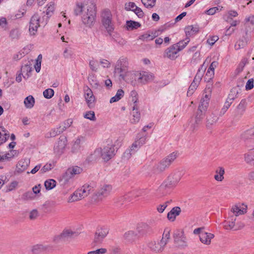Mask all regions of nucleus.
<instances>
[{"label":"nucleus","mask_w":254,"mask_h":254,"mask_svg":"<svg viewBox=\"0 0 254 254\" xmlns=\"http://www.w3.org/2000/svg\"><path fill=\"white\" fill-rule=\"evenodd\" d=\"M177 156L178 154L176 152H172L169 154L154 166L153 168V173L158 174L164 172L176 159Z\"/></svg>","instance_id":"nucleus-2"},{"label":"nucleus","mask_w":254,"mask_h":254,"mask_svg":"<svg viewBox=\"0 0 254 254\" xmlns=\"http://www.w3.org/2000/svg\"><path fill=\"white\" fill-rule=\"evenodd\" d=\"M137 234L139 236H143L152 231L150 226L147 223H141L138 224L136 227Z\"/></svg>","instance_id":"nucleus-17"},{"label":"nucleus","mask_w":254,"mask_h":254,"mask_svg":"<svg viewBox=\"0 0 254 254\" xmlns=\"http://www.w3.org/2000/svg\"><path fill=\"white\" fill-rule=\"evenodd\" d=\"M199 240L205 245H209L211 244V240L214 237V235L206 232H202L199 235Z\"/></svg>","instance_id":"nucleus-19"},{"label":"nucleus","mask_w":254,"mask_h":254,"mask_svg":"<svg viewBox=\"0 0 254 254\" xmlns=\"http://www.w3.org/2000/svg\"><path fill=\"white\" fill-rule=\"evenodd\" d=\"M55 11V3L54 2H50L47 5V8L46 10V14L48 17L51 16Z\"/></svg>","instance_id":"nucleus-46"},{"label":"nucleus","mask_w":254,"mask_h":254,"mask_svg":"<svg viewBox=\"0 0 254 254\" xmlns=\"http://www.w3.org/2000/svg\"><path fill=\"white\" fill-rule=\"evenodd\" d=\"M181 208L178 206L173 207L167 214L168 219L171 221H174L177 216H178L181 213Z\"/></svg>","instance_id":"nucleus-28"},{"label":"nucleus","mask_w":254,"mask_h":254,"mask_svg":"<svg viewBox=\"0 0 254 254\" xmlns=\"http://www.w3.org/2000/svg\"><path fill=\"white\" fill-rule=\"evenodd\" d=\"M127 61L126 59H122L118 61L115 67V72L123 76V72L126 69Z\"/></svg>","instance_id":"nucleus-16"},{"label":"nucleus","mask_w":254,"mask_h":254,"mask_svg":"<svg viewBox=\"0 0 254 254\" xmlns=\"http://www.w3.org/2000/svg\"><path fill=\"white\" fill-rule=\"evenodd\" d=\"M82 171V169L78 166H73L69 168L66 172L63 175V179L65 181H68L75 175L80 174Z\"/></svg>","instance_id":"nucleus-13"},{"label":"nucleus","mask_w":254,"mask_h":254,"mask_svg":"<svg viewBox=\"0 0 254 254\" xmlns=\"http://www.w3.org/2000/svg\"><path fill=\"white\" fill-rule=\"evenodd\" d=\"M248 63V60L246 58H244L242 60L240 63L237 68V71L238 73L243 71L245 66Z\"/></svg>","instance_id":"nucleus-53"},{"label":"nucleus","mask_w":254,"mask_h":254,"mask_svg":"<svg viewBox=\"0 0 254 254\" xmlns=\"http://www.w3.org/2000/svg\"><path fill=\"white\" fill-rule=\"evenodd\" d=\"M139 75H140L138 81L139 83L145 84L152 81L154 79L153 75L147 71H139Z\"/></svg>","instance_id":"nucleus-18"},{"label":"nucleus","mask_w":254,"mask_h":254,"mask_svg":"<svg viewBox=\"0 0 254 254\" xmlns=\"http://www.w3.org/2000/svg\"><path fill=\"white\" fill-rule=\"evenodd\" d=\"M185 30L187 36H191L193 35L198 31L197 27H194L192 25L186 27Z\"/></svg>","instance_id":"nucleus-36"},{"label":"nucleus","mask_w":254,"mask_h":254,"mask_svg":"<svg viewBox=\"0 0 254 254\" xmlns=\"http://www.w3.org/2000/svg\"><path fill=\"white\" fill-rule=\"evenodd\" d=\"M128 92H127V89H125V90H123L122 89H120L118 90L116 95H123L124 94H128L130 95H136L137 94V93L136 91L134 90H132L130 91V92H128V90H127Z\"/></svg>","instance_id":"nucleus-50"},{"label":"nucleus","mask_w":254,"mask_h":254,"mask_svg":"<svg viewBox=\"0 0 254 254\" xmlns=\"http://www.w3.org/2000/svg\"><path fill=\"white\" fill-rule=\"evenodd\" d=\"M56 182L53 179L47 180L45 182V186L47 190H51L56 187Z\"/></svg>","instance_id":"nucleus-45"},{"label":"nucleus","mask_w":254,"mask_h":254,"mask_svg":"<svg viewBox=\"0 0 254 254\" xmlns=\"http://www.w3.org/2000/svg\"><path fill=\"white\" fill-rule=\"evenodd\" d=\"M72 120L71 119H68L65 121L62 126H60V128L62 130L63 132L64 130H65L67 128L70 127L72 124Z\"/></svg>","instance_id":"nucleus-47"},{"label":"nucleus","mask_w":254,"mask_h":254,"mask_svg":"<svg viewBox=\"0 0 254 254\" xmlns=\"http://www.w3.org/2000/svg\"><path fill=\"white\" fill-rule=\"evenodd\" d=\"M170 231L165 229L163 234L162 238L160 241H151L148 244V247L152 251L155 252H162L164 247L168 243L170 239Z\"/></svg>","instance_id":"nucleus-3"},{"label":"nucleus","mask_w":254,"mask_h":254,"mask_svg":"<svg viewBox=\"0 0 254 254\" xmlns=\"http://www.w3.org/2000/svg\"><path fill=\"white\" fill-rule=\"evenodd\" d=\"M34 196V194L32 191H27L23 194L22 198L24 200H29L33 199Z\"/></svg>","instance_id":"nucleus-58"},{"label":"nucleus","mask_w":254,"mask_h":254,"mask_svg":"<svg viewBox=\"0 0 254 254\" xmlns=\"http://www.w3.org/2000/svg\"><path fill=\"white\" fill-rule=\"evenodd\" d=\"M81 199L78 197L77 193L75 191L72 195H71L68 199V202H72L80 200Z\"/></svg>","instance_id":"nucleus-60"},{"label":"nucleus","mask_w":254,"mask_h":254,"mask_svg":"<svg viewBox=\"0 0 254 254\" xmlns=\"http://www.w3.org/2000/svg\"><path fill=\"white\" fill-rule=\"evenodd\" d=\"M248 206L245 203H242L241 206L236 205L231 208V211L235 214V216L243 215L247 212Z\"/></svg>","instance_id":"nucleus-20"},{"label":"nucleus","mask_w":254,"mask_h":254,"mask_svg":"<svg viewBox=\"0 0 254 254\" xmlns=\"http://www.w3.org/2000/svg\"><path fill=\"white\" fill-rule=\"evenodd\" d=\"M112 190V186L110 185H104L100 187L96 193V195L99 198L102 199L107 197Z\"/></svg>","instance_id":"nucleus-14"},{"label":"nucleus","mask_w":254,"mask_h":254,"mask_svg":"<svg viewBox=\"0 0 254 254\" xmlns=\"http://www.w3.org/2000/svg\"><path fill=\"white\" fill-rule=\"evenodd\" d=\"M169 202H170L169 201H167L165 202L164 203H163L162 204H160L159 205H158L157 207V210L158 212L159 213H163V211L166 209V208L167 207L168 203H169Z\"/></svg>","instance_id":"nucleus-61"},{"label":"nucleus","mask_w":254,"mask_h":254,"mask_svg":"<svg viewBox=\"0 0 254 254\" xmlns=\"http://www.w3.org/2000/svg\"><path fill=\"white\" fill-rule=\"evenodd\" d=\"M67 139L65 136H61L54 146V152L58 155H61L64 151L67 145Z\"/></svg>","instance_id":"nucleus-12"},{"label":"nucleus","mask_w":254,"mask_h":254,"mask_svg":"<svg viewBox=\"0 0 254 254\" xmlns=\"http://www.w3.org/2000/svg\"><path fill=\"white\" fill-rule=\"evenodd\" d=\"M115 149L113 145H107L103 148L96 149L94 155L97 157H101L102 159L107 162L115 155Z\"/></svg>","instance_id":"nucleus-4"},{"label":"nucleus","mask_w":254,"mask_h":254,"mask_svg":"<svg viewBox=\"0 0 254 254\" xmlns=\"http://www.w3.org/2000/svg\"><path fill=\"white\" fill-rule=\"evenodd\" d=\"M45 250L44 247L41 244H37L32 247L31 251L34 254H38Z\"/></svg>","instance_id":"nucleus-44"},{"label":"nucleus","mask_w":254,"mask_h":254,"mask_svg":"<svg viewBox=\"0 0 254 254\" xmlns=\"http://www.w3.org/2000/svg\"><path fill=\"white\" fill-rule=\"evenodd\" d=\"M174 238L175 243L179 246H186V239L182 234H178V235H176V236H174Z\"/></svg>","instance_id":"nucleus-34"},{"label":"nucleus","mask_w":254,"mask_h":254,"mask_svg":"<svg viewBox=\"0 0 254 254\" xmlns=\"http://www.w3.org/2000/svg\"><path fill=\"white\" fill-rule=\"evenodd\" d=\"M108 233L107 229L105 228H101L97 230L95 234L94 240L95 242L98 243L101 241Z\"/></svg>","instance_id":"nucleus-21"},{"label":"nucleus","mask_w":254,"mask_h":254,"mask_svg":"<svg viewBox=\"0 0 254 254\" xmlns=\"http://www.w3.org/2000/svg\"><path fill=\"white\" fill-rule=\"evenodd\" d=\"M216 175L214 176V179L216 181L221 182L224 179V175L225 174L224 168L222 167H219L215 171Z\"/></svg>","instance_id":"nucleus-31"},{"label":"nucleus","mask_w":254,"mask_h":254,"mask_svg":"<svg viewBox=\"0 0 254 254\" xmlns=\"http://www.w3.org/2000/svg\"><path fill=\"white\" fill-rule=\"evenodd\" d=\"M210 99L208 96H203L200 100L198 108L206 111L209 105Z\"/></svg>","instance_id":"nucleus-29"},{"label":"nucleus","mask_w":254,"mask_h":254,"mask_svg":"<svg viewBox=\"0 0 254 254\" xmlns=\"http://www.w3.org/2000/svg\"><path fill=\"white\" fill-rule=\"evenodd\" d=\"M14 153H16L15 150H11L10 152L7 153L0 154V162L9 160L14 156Z\"/></svg>","instance_id":"nucleus-38"},{"label":"nucleus","mask_w":254,"mask_h":254,"mask_svg":"<svg viewBox=\"0 0 254 254\" xmlns=\"http://www.w3.org/2000/svg\"><path fill=\"white\" fill-rule=\"evenodd\" d=\"M9 36L13 39H18L20 36V32L17 28L13 29L10 31Z\"/></svg>","instance_id":"nucleus-49"},{"label":"nucleus","mask_w":254,"mask_h":254,"mask_svg":"<svg viewBox=\"0 0 254 254\" xmlns=\"http://www.w3.org/2000/svg\"><path fill=\"white\" fill-rule=\"evenodd\" d=\"M203 72L200 71V69H198L196 75L194 78L193 81L198 84L200 80H201Z\"/></svg>","instance_id":"nucleus-59"},{"label":"nucleus","mask_w":254,"mask_h":254,"mask_svg":"<svg viewBox=\"0 0 254 254\" xmlns=\"http://www.w3.org/2000/svg\"><path fill=\"white\" fill-rule=\"evenodd\" d=\"M244 160L246 163L251 164L254 161V156L251 153L244 154Z\"/></svg>","instance_id":"nucleus-52"},{"label":"nucleus","mask_w":254,"mask_h":254,"mask_svg":"<svg viewBox=\"0 0 254 254\" xmlns=\"http://www.w3.org/2000/svg\"><path fill=\"white\" fill-rule=\"evenodd\" d=\"M75 15L82 14L83 23L87 26L92 25L96 15L95 6L93 4L84 7L82 3H77L74 10Z\"/></svg>","instance_id":"nucleus-1"},{"label":"nucleus","mask_w":254,"mask_h":254,"mask_svg":"<svg viewBox=\"0 0 254 254\" xmlns=\"http://www.w3.org/2000/svg\"><path fill=\"white\" fill-rule=\"evenodd\" d=\"M132 115L133 118L131 120V123L135 124L139 122L140 118V113L138 112V109L136 105L132 107Z\"/></svg>","instance_id":"nucleus-33"},{"label":"nucleus","mask_w":254,"mask_h":254,"mask_svg":"<svg viewBox=\"0 0 254 254\" xmlns=\"http://www.w3.org/2000/svg\"><path fill=\"white\" fill-rule=\"evenodd\" d=\"M206 120V127L209 128L216 123L218 120V117L213 113H212L207 117Z\"/></svg>","instance_id":"nucleus-30"},{"label":"nucleus","mask_w":254,"mask_h":254,"mask_svg":"<svg viewBox=\"0 0 254 254\" xmlns=\"http://www.w3.org/2000/svg\"><path fill=\"white\" fill-rule=\"evenodd\" d=\"M107 252L105 248H101L96 251H91L88 253L87 254H105Z\"/></svg>","instance_id":"nucleus-62"},{"label":"nucleus","mask_w":254,"mask_h":254,"mask_svg":"<svg viewBox=\"0 0 254 254\" xmlns=\"http://www.w3.org/2000/svg\"><path fill=\"white\" fill-rule=\"evenodd\" d=\"M205 112L206 111L198 108L195 118L193 119L194 121L200 124L204 117Z\"/></svg>","instance_id":"nucleus-35"},{"label":"nucleus","mask_w":254,"mask_h":254,"mask_svg":"<svg viewBox=\"0 0 254 254\" xmlns=\"http://www.w3.org/2000/svg\"><path fill=\"white\" fill-rule=\"evenodd\" d=\"M236 217L234 216H230L228 220L225 221L224 223V227L226 230H235V222Z\"/></svg>","instance_id":"nucleus-26"},{"label":"nucleus","mask_w":254,"mask_h":254,"mask_svg":"<svg viewBox=\"0 0 254 254\" xmlns=\"http://www.w3.org/2000/svg\"><path fill=\"white\" fill-rule=\"evenodd\" d=\"M214 73L213 71H211L209 69L207 70L206 74L204 77V79L205 80H207L208 82L214 76Z\"/></svg>","instance_id":"nucleus-64"},{"label":"nucleus","mask_w":254,"mask_h":254,"mask_svg":"<svg viewBox=\"0 0 254 254\" xmlns=\"http://www.w3.org/2000/svg\"><path fill=\"white\" fill-rule=\"evenodd\" d=\"M146 138L144 137H140L135 140L131 145L129 149H127L123 154V157L126 159H129L132 154L135 152L145 142Z\"/></svg>","instance_id":"nucleus-7"},{"label":"nucleus","mask_w":254,"mask_h":254,"mask_svg":"<svg viewBox=\"0 0 254 254\" xmlns=\"http://www.w3.org/2000/svg\"><path fill=\"white\" fill-rule=\"evenodd\" d=\"M90 69L94 71H97L99 67L98 63L95 61H91L89 62Z\"/></svg>","instance_id":"nucleus-56"},{"label":"nucleus","mask_w":254,"mask_h":254,"mask_svg":"<svg viewBox=\"0 0 254 254\" xmlns=\"http://www.w3.org/2000/svg\"><path fill=\"white\" fill-rule=\"evenodd\" d=\"M137 6L135 5V4L132 2L126 3L125 5V9L127 10H132L133 11L134 10V8H135Z\"/></svg>","instance_id":"nucleus-57"},{"label":"nucleus","mask_w":254,"mask_h":254,"mask_svg":"<svg viewBox=\"0 0 254 254\" xmlns=\"http://www.w3.org/2000/svg\"><path fill=\"white\" fill-rule=\"evenodd\" d=\"M199 124L197 123L194 121L193 119H191L189 123L186 125L185 129L189 133L191 134L194 132L198 128Z\"/></svg>","instance_id":"nucleus-27"},{"label":"nucleus","mask_w":254,"mask_h":254,"mask_svg":"<svg viewBox=\"0 0 254 254\" xmlns=\"http://www.w3.org/2000/svg\"><path fill=\"white\" fill-rule=\"evenodd\" d=\"M0 26L4 30L8 29V23L5 17L0 18Z\"/></svg>","instance_id":"nucleus-55"},{"label":"nucleus","mask_w":254,"mask_h":254,"mask_svg":"<svg viewBox=\"0 0 254 254\" xmlns=\"http://www.w3.org/2000/svg\"><path fill=\"white\" fill-rule=\"evenodd\" d=\"M137 233L133 231H128L124 235V239L128 243H133L138 238Z\"/></svg>","instance_id":"nucleus-25"},{"label":"nucleus","mask_w":254,"mask_h":254,"mask_svg":"<svg viewBox=\"0 0 254 254\" xmlns=\"http://www.w3.org/2000/svg\"><path fill=\"white\" fill-rule=\"evenodd\" d=\"M84 117L86 119H89L91 121H95L96 117L95 116V113L93 111H88L84 115Z\"/></svg>","instance_id":"nucleus-54"},{"label":"nucleus","mask_w":254,"mask_h":254,"mask_svg":"<svg viewBox=\"0 0 254 254\" xmlns=\"http://www.w3.org/2000/svg\"><path fill=\"white\" fill-rule=\"evenodd\" d=\"M240 138L247 148L254 149V126L242 131Z\"/></svg>","instance_id":"nucleus-5"},{"label":"nucleus","mask_w":254,"mask_h":254,"mask_svg":"<svg viewBox=\"0 0 254 254\" xmlns=\"http://www.w3.org/2000/svg\"><path fill=\"white\" fill-rule=\"evenodd\" d=\"M181 179V176L179 173H175L169 176L166 181H165L161 186V190H170L177 185Z\"/></svg>","instance_id":"nucleus-6"},{"label":"nucleus","mask_w":254,"mask_h":254,"mask_svg":"<svg viewBox=\"0 0 254 254\" xmlns=\"http://www.w3.org/2000/svg\"><path fill=\"white\" fill-rule=\"evenodd\" d=\"M85 138L79 136L73 140L71 143V152L72 153H80L84 149Z\"/></svg>","instance_id":"nucleus-9"},{"label":"nucleus","mask_w":254,"mask_h":254,"mask_svg":"<svg viewBox=\"0 0 254 254\" xmlns=\"http://www.w3.org/2000/svg\"><path fill=\"white\" fill-rule=\"evenodd\" d=\"M143 4L147 8H153L156 3V0H141Z\"/></svg>","instance_id":"nucleus-48"},{"label":"nucleus","mask_w":254,"mask_h":254,"mask_svg":"<svg viewBox=\"0 0 254 254\" xmlns=\"http://www.w3.org/2000/svg\"><path fill=\"white\" fill-rule=\"evenodd\" d=\"M30 159L25 158L20 160L16 166V171L18 173H21L27 169L30 164Z\"/></svg>","instance_id":"nucleus-22"},{"label":"nucleus","mask_w":254,"mask_h":254,"mask_svg":"<svg viewBox=\"0 0 254 254\" xmlns=\"http://www.w3.org/2000/svg\"><path fill=\"white\" fill-rule=\"evenodd\" d=\"M78 235V233L72 231L71 229H65L60 235L55 237L54 241L58 243L61 239L63 240H68L70 239L74 238Z\"/></svg>","instance_id":"nucleus-11"},{"label":"nucleus","mask_w":254,"mask_h":254,"mask_svg":"<svg viewBox=\"0 0 254 254\" xmlns=\"http://www.w3.org/2000/svg\"><path fill=\"white\" fill-rule=\"evenodd\" d=\"M24 103L27 108H31L34 106L35 99L33 96H26L24 101Z\"/></svg>","instance_id":"nucleus-37"},{"label":"nucleus","mask_w":254,"mask_h":254,"mask_svg":"<svg viewBox=\"0 0 254 254\" xmlns=\"http://www.w3.org/2000/svg\"><path fill=\"white\" fill-rule=\"evenodd\" d=\"M178 52L179 50L176 48V46L173 45L166 50L165 56L170 59L174 60L177 57L176 55Z\"/></svg>","instance_id":"nucleus-24"},{"label":"nucleus","mask_w":254,"mask_h":254,"mask_svg":"<svg viewBox=\"0 0 254 254\" xmlns=\"http://www.w3.org/2000/svg\"><path fill=\"white\" fill-rule=\"evenodd\" d=\"M85 100L89 108H92L95 106L96 103L95 96H85Z\"/></svg>","instance_id":"nucleus-40"},{"label":"nucleus","mask_w":254,"mask_h":254,"mask_svg":"<svg viewBox=\"0 0 254 254\" xmlns=\"http://www.w3.org/2000/svg\"><path fill=\"white\" fill-rule=\"evenodd\" d=\"M102 23L108 32H112L113 29V25L112 23V14L109 10H105L102 14Z\"/></svg>","instance_id":"nucleus-10"},{"label":"nucleus","mask_w":254,"mask_h":254,"mask_svg":"<svg viewBox=\"0 0 254 254\" xmlns=\"http://www.w3.org/2000/svg\"><path fill=\"white\" fill-rule=\"evenodd\" d=\"M156 36V33H145L140 37V39L143 41H148L152 40Z\"/></svg>","instance_id":"nucleus-43"},{"label":"nucleus","mask_w":254,"mask_h":254,"mask_svg":"<svg viewBox=\"0 0 254 254\" xmlns=\"http://www.w3.org/2000/svg\"><path fill=\"white\" fill-rule=\"evenodd\" d=\"M9 134L3 127H0V144L5 142L9 138Z\"/></svg>","instance_id":"nucleus-32"},{"label":"nucleus","mask_w":254,"mask_h":254,"mask_svg":"<svg viewBox=\"0 0 254 254\" xmlns=\"http://www.w3.org/2000/svg\"><path fill=\"white\" fill-rule=\"evenodd\" d=\"M139 71H132L126 72L124 79L127 82H130L132 85H135L136 82L139 81Z\"/></svg>","instance_id":"nucleus-15"},{"label":"nucleus","mask_w":254,"mask_h":254,"mask_svg":"<svg viewBox=\"0 0 254 254\" xmlns=\"http://www.w3.org/2000/svg\"><path fill=\"white\" fill-rule=\"evenodd\" d=\"M62 133H63L62 130H61L59 127L53 128L50 132L47 133V136L48 137H53Z\"/></svg>","instance_id":"nucleus-42"},{"label":"nucleus","mask_w":254,"mask_h":254,"mask_svg":"<svg viewBox=\"0 0 254 254\" xmlns=\"http://www.w3.org/2000/svg\"><path fill=\"white\" fill-rule=\"evenodd\" d=\"M126 25L127 29L129 30L137 29L140 26V24L138 22L131 20L127 21Z\"/></svg>","instance_id":"nucleus-39"},{"label":"nucleus","mask_w":254,"mask_h":254,"mask_svg":"<svg viewBox=\"0 0 254 254\" xmlns=\"http://www.w3.org/2000/svg\"><path fill=\"white\" fill-rule=\"evenodd\" d=\"M189 41V38H187L185 40L180 41L176 44H174V46H176V48L178 49V50H179V52L185 48Z\"/></svg>","instance_id":"nucleus-41"},{"label":"nucleus","mask_w":254,"mask_h":254,"mask_svg":"<svg viewBox=\"0 0 254 254\" xmlns=\"http://www.w3.org/2000/svg\"><path fill=\"white\" fill-rule=\"evenodd\" d=\"M32 71V65L28 62L26 64L22 65L21 67V73L25 79H27L30 76Z\"/></svg>","instance_id":"nucleus-23"},{"label":"nucleus","mask_w":254,"mask_h":254,"mask_svg":"<svg viewBox=\"0 0 254 254\" xmlns=\"http://www.w3.org/2000/svg\"><path fill=\"white\" fill-rule=\"evenodd\" d=\"M198 84V83L192 81L189 88L188 94H192L194 90L196 89V87H197Z\"/></svg>","instance_id":"nucleus-63"},{"label":"nucleus","mask_w":254,"mask_h":254,"mask_svg":"<svg viewBox=\"0 0 254 254\" xmlns=\"http://www.w3.org/2000/svg\"><path fill=\"white\" fill-rule=\"evenodd\" d=\"M88 80L91 85L96 88L98 87H100L99 82L96 80V77L93 75H91L88 77Z\"/></svg>","instance_id":"nucleus-51"},{"label":"nucleus","mask_w":254,"mask_h":254,"mask_svg":"<svg viewBox=\"0 0 254 254\" xmlns=\"http://www.w3.org/2000/svg\"><path fill=\"white\" fill-rule=\"evenodd\" d=\"M44 22L41 20V16L38 13H35L31 18L29 22V31L31 35H35L37 33L38 28L40 26V24Z\"/></svg>","instance_id":"nucleus-8"}]
</instances>
